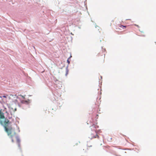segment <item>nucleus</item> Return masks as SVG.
<instances>
[{"instance_id":"4","label":"nucleus","mask_w":156,"mask_h":156,"mask_svg":"<svg viewBox=\"0 0 156 156\" xmlns=\"http://www.w3.org/2000/svg\"><path fill=\"white\" fill-rule=\"evenodd\" d=\"M99 55H101L102 56V59H104L105 58V54H104L103 53H100L99 54Z\"/></svg>"},{"instance_id":"1","label":"nucleus","mask_w":156,"mask_h":156,"mask_svg":"<svg viewBox=\"0 0 156 156\" xmlns=\"http://www.w3.org/2000/svg\"><path fill=\"white\" fill-rule=\"evenodd\" d=\"M0 124L4 128L5 131L8 136H10L12 138V141L13 142L12 137L16 134L14 129L12 127L11 122L7 118H5L4 113L0 109Z\"/></svg>"},{"instance_id":"8","label":"nucleus","mask_w":156,"mask_h":156,"mask_svg":"<svg viewBox=\"0 0 156 156\" xmlns=\"http://www.w3.org/2000/svg\"><path fill=\"white\" fill-rule=\"evenodd\" d=\"M92 128H94V126H92Z\"/></svg>"},{"instance_id":"9","label":"nucleus","mask_w":156,"mask_h":156,"mask_svg":"<svg viewBox=\"0 0 156 156\" xmlns=\"http://www.w3.org/2000/svg\"><path fill=\"white\" fill-rule=\"evenodd\" d=\"M88 146L89 147H91V146H91V145H90V146Z\"/></svg>"},{"instance_id":"10","label":"nucleus","mask_w":156,"mask_h":156,"mask_svg":"<svg viewBox=\"0 0 156 156\" xmlns=\"http://www.w3.org/2000/svg\"><path fill=\"white\" fill-rule=\"evenodd\" d=\"M22 97L24 98V97H23V96H22Z\"/></svg>"},{"instance_id":"5","label":"nucleus","mask_w":156,"mask_h":156,"mask_svg":"<svg viewBox=\"0 0 156 156\" xmlns=\"http://www.w3.org/2000/svg\"><path fill=\"white\" fill-rule=\"evenodd\" d=\"M71 57H72V56H70L69 58H68V59L67 60V62L68 64H69L70 63V61H69V59Z\"/></svg>"},{"instance_id":"3","label":"nucleus","mask_w":156,"mask_h":156,"mask_svg":"<svg viewBox=\"0 0 156 156\" xmlns=\"http://www.w3.org/2000/svg\"><path fill=\"white\" fill-rule=\"evenodd\" d=\"M0 98H2V102L4 103H6L7 102V97L5 96H0Z\"/></svg>"},{"instance_id":"2","label":"nucleus","mask_w":156,"mask_h":156,"mask_svg":"<svg viewBox=\"0 0 156 156\" xmlns=\"http://www.w3.org/2000/svg\"><path fill=\"white\" fill-rule=\"evenodd\" d=\"M99 136L97 135L96 131L94 132V133L91 134L90 136L89 137V138L91 139L96 138H99Z\"/></svg>"},{"instance_id":"6","label":"nucleus","mask_w":156,"mask_h":156,"mask_svg":"<svg viewBox=\"0 0 156 156\" xmlns=\"http://www.w3.org/2000/svg\"><path fill=\"white\" fill-rule=\"evenodd\" d=\"M119 27H123L124 28H126V26H122V25H121Z\"/></svg>"},{"instance_id":"7","label":"nucleus","mask_w":156,"mask_h":156,"mask_svg":"<svg viewBox=\"0 0 156 156\" xmlns=\"http://www.w3.org/2000/svg\"><path fill=\"white\" fill-rule=\"evenodd\" d=\"M27 101H23V103H25V102L27 103Z\"/></svg>"}]
</instances>
